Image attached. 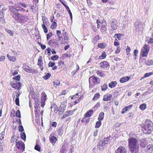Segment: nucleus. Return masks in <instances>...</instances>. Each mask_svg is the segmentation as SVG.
I'll return each mask as SVG.
<instances>
[{"mask_svg":"<svg viewBox=\"0 0 153 153\" xmlns=\"http://www.w3.org/2000/svg\"><path fill=\"white\" fill-rule=\"evenodd\" d=\"M57 26V24L56 23L53 22L51 24V27L53 29H55Z\"/></svg>","mask_w":153,"mask_h":153,"instance_id":"obj_48","label":"nucleus"},{"mask_svg":"<svg viewBox=\"0 0 153 153\" xmlns=\"http://www.w3.org/2000/svg\"><path fill=\"white\" fill-rule=\"evenodd\" d=\"M138 53V51L137 49L135 50L134 51V59L135 60H136V59H137V57L138 56L137 55V54Z\"/></svg>","mask_w":153,"mask_h":153,"instance_id":"obj_39","label":"nucleus"},{"mask_svg":"<svg viewBox=\"0 0 153 153\" xmlns=\"http://www.w3.org/2000/svg\"><path fill=\"white\" fill-rule=\"evenodd\" d=\"M102 90L103 91H105L107 90L108 88V86L106 84H104V85L102 86Z\"/></svg>","mask_w":153,"mask_h":153,"instance_id":"obj_46","label":"nucleus"},{"mask_svg":"<svg viewBox=\"0 0 153 153\" xmlns=\"http://www.w3.org/2000/svg\"><path fill=\"white\" fill-rule=\"evenodd\" d=\"M139 141L140 146L142 148H145L148 143L146 139H142Z\"/></svg>","mask_w":153,"mask_h":153,"instance_id":"obj_10","label":"nucleus"},{"mask_svg":"<svg viewBox=\"0 0 153 153\" xmlns=\"http://www.w3.org/2000/svg\"><path fill=\"white\" fill-rule=\"evenodd\" d=\"M55 65V63L52 62H50L48 64L49 67H53Z\"/></svg>","mask_w":153,"mask_h":153,"instance_id":"obj_56","label":"nucleus"},{"mask_svg":"<svg viewBox=\"0 0 153 153\" xmlns=\"http://www.w3.org/2000/svg\"><path fill=\"white\" fill-rule=\"evenodd\" d=\"M42 20L43 22V24H45V23L46 24H47L49 23V22L46 16H42Z\"/></svg>","mask_w":153,"mask_h":153,"instance_id":"obj_24","label":"nucleus"},{"mask_svg":"<svg viewBox=\"0 0 153 153\" xmlns=\"http://www.w3.org/2000/svg\"><path fill=\"white\" fill-rule=\"evenodd\" d=\"M57 138L54 137H52L50 138L51 142L55 143L57 141Z\"/></svg>","mask_w":153,"mask_h":153,"instance_id":"obj_38","label":"nucleus"},{"mask_svg":"<svg viewBox=\"0 0 153 153\" xmlns=\"http://www.w3.org/2000/svg\"><path fill=\"white\" fill-rule=\"evenodd\" d=\"M16 116L17 117H18L19 118H20L21 117V116L20 112L19 110H17L16 111Z\"/></svg>","mask_w":153,"mask_h":153,"instance_id":"obj_53","label":"nucleus"},{"mask_svg":"<svg viewBox=\"0 0 153 153\" xmlns=\"http://www.w3.org/2000/svg\"><path fill=\"white\" fill-rule=\"evenodd\" d=\"M42 28L44 30V32L47 33L48 32V30L45 24H42Z\"/></svg>","mask_w":153,"mask_h":153,"instance_id":"obj_42","label":"nucleus"},{"mask_svg":"<svg viewBox=\"0 0 153 153\" xmlns=\"http://www.w3.org/2000/svg\"><path fill=\"white\" fill-rule=\"evenodd\" d=\"M16 136L15 135H13L11 138L10 140V142L11 143H13L16 139Z\"/></svg>","mask_w":153,"mask_h":153,"instance_id":"obj_63","label":"nucleus"},{"mask_svg":"<svg viewBox=\"0 0 153 153\" xmlns=\"http://www.w3.org/2000/svg\"><path fill=\"white\" fill-rule=\"evenodd\" d=\"M18 8H19V9H17L18 12L19 11H23V12H25L26 11L25 9L23 7H18Z\"/></svg>","mask_w":153,"mask_h":153,"instance_id":"obj_57","label":"nucleus"},{"mask_svg":"<svg viewBox=\"0 0 153 153\" xmlns=\"http://www.w3.org/2000/svg\"><path fill=\"white\" fill-rule=\"evenodd\" d=\"M6 32L10 36H12L13 35V32L10 30L8 29L6 30Z\"/></svg>","mask_w":153,"mask_h":153,"instance_id":"obj_62","label":"nucleus"},{"mask_svg":"<svg viewBox=\"0 0 153 153\" xmlns=\"http://www.w3.org/2000/svg\"><path fill=\"white\" fill-rule=\"evenodd\" d=\"M51 76V73H48L45 75L44 76L43 78L44 79L47 80Z\"/></svg>","mask_w":153,"mask_h":153,"instance_id":"obj_44","label":"nucleus"},{"mask_svg":"<svg viewBox=\"0 0 153 153\" xmlns=\"http://www.w3.org/2000/svg\"><path fill=\"white\" fill-rule=\"evenodd\" d=\"M38 44L40 46L42 49L43 50L45 49L46 48V46L45 45L42 44L40 42H38Z\"/></svg>","mask_w":153,"mask_h":153,"instance_id":"obj_55","label":"nucleus"},{"mask_svg":"<svg viewBox=\"0 0 153 153\" xmlns=\"http://www.w3.org/2000/svg\"><path fill=\"white\" fill-rule=\"evenodd\" d=\"M100 39L99 36L98 35H96L93 39V42H96L97 41Z\"/></svg>","mask_w":153,"mask_h":153,"instance_id":"obj_47","label":"nucleus"},{"mask_svg":"<svg viewBox=\"0 0 153 153\" xmlns=\"http://www.w3.org/2000/svg\"><path fill=\"white\" fill-rule=\"evenodd\" d=\"M47 98V95L45 92H42L41 93V103H44Z\"/></svg>","mask_w":153,"mask_h":153,"instance_id":"obj_12","label":"nucleus"},{"mask_svg":"<svg viewBox=\"0 0 153 153\" xmlns=\"http://www.w3.org/2000/svg\"><path fill=\"white\" fill-rule=\"evenodd\" d=\"M13 79L17 81H19L20 79V75H18L16 76H15L13 78Z\"/></svg>","mask_w":153,"mask_h":153,"instance_id":"obj_51","label":"nucleus"},{"mask_svg":"<svg viewBox=\"0 0 153 153\" xmlns=\"http://www.w3.org/2000/svg\"><path fill=\"white\" fill-rule=\"evenodd\" d=\"M106 54L105 51H103L101 53V55L99 56V59H101L105 58Z\"/></svg>","mask_w":153,"mask_h":153,"instance_id":"obj_28","label":"nucleus"},{"mask_svg":"<svg viewBox=\"0 0 153 153\" xmlns=\"http://www.w3.org/2000/svg\"><path fill=\"white\" fill-rule=\"evenodd\" d=\"M93 110H90L86 112L85 115L88 118V117H90L93 114Z\"/></svg>","mask_w":153,"mask_h":153,"instance_id":"obj_22","label":"nucleus"},{"mask_svg":"<svg viewBox=\"0 0 153 153\" xmlns=\"http://www.w3.org/2000/svg\"><path fill=\"white\" fill-rule=\"evenodd\" d=\"M101 121L98 120V121L96 122L95 126L96 128H98L101 125Z\"/></svg>","mask_w":153,"mask_h":153,"instance_id":"obj_41","label":"nucleus"},{"mask_svg":"<svg viewBox=\"0 0 153 153\" xmlns=\"http://www.w3.org/2000/svg\"><path fill=\"white\" fill-rule=\"evenodd\" d=\"M145 63L147 65H153V61L151 60H146L145 62Z\"/></svg>","mask_w":153,"mask_h":153,"instance_id":"obj_26","label":"nucleus"},{"mask_svg":"<svg viewBox=\"0 0 153 153\" xmlns=\"http://www.w3.org/2000/svg\"><path fill=\"white\" fill-rule=\"evenodd\" d=\"M90 121V118L85 115V116L82 120V122L83 123H88Z\"/></svg>","mask_w":153,"mask_h":153,"instance_id":"obj_23","label":"nucleus"},{"mask_svg":"<svg viewBox=\"0 0 153 153\" xmlns=\"http://www.w3.org/2000/svg\"><path fill=\"white\" fill-rule=\"evenodd\" d=\"M97 74L99 76H104L105 75L102 72L100 71H97Z\"/></svg>","mask_w":153,"mask_h":153,"instance_id":"obj_61","label":"nucleus"},{"mask_svg":"<svg viewBox=\"0 0 153 153\" xmlns=\"http://www.w3.org/2000/svg\"><path fill=\"white\" fill-rule=\"evenodd\" d=\"M100 67L102 68H107L109 65V64L107 61L101 62L100 64Z\"/></svg>","mask_w":153,"mask_h":153,"instance_id":"obj_14","label":"nucleus"},{"mask_svg":"<svg viewBox=\"0 0 153 153\" xmlns=\"http://www.w3.org/2000/svg\"><path fill=\"white\" fill-rule=\"evenodd\" d=\"M53 107H54V112L56 113H57L58 111H59L58 110V107H57L56 105H53Z\"/></svg>","mask_w":153,"mask_h":153,"instance_id":"obj_54","label":"nucleus"},{"mask_svg":"<svg viewBox=\"0 0 153 153\" xmlns=\"http://www.w3.org/2000/svg\"><path fill=\"white\" fill-rule=\"evenodd\" d=\"M35 105L34 107L35 108V109L36 110H38V111H40V107L39 105V100H35Z\"/></svg>","mask_w":153,"mask_h":153,"instance_id":"obj_16","label":"nucleus"},{"mask_svg":"<svg viewBox=\"0 0 153 153\" xmlns=\"http://www.w3.org/2000/svg\"><path fill=\"white\" fill-rule=\"evenodd\" d=\"M38 61V62L37 63V65L39 66H40V67H42L43 63L42 62V56H40L39 57Z\"/></svg>","mask_w":153,"mask_h":153,"instance_id":"obj_18","label":"nucleus"},{"mask_svg":"<svg viewBox=\"0 0 153 153\" xmlns=\"http://www.w3.org/2000/svg\"><path fill=\"white\" fill-rule=\"evenodd\" d=\"M134 27L136 31H141L143 28V23L139 20H137L134 24Z\"/></svg>","mask_w":153,"mask_h":153,"instance_id":"obj_4","label":"nucleus"},{"mask_svg":"<svg viewBox=\"0 0 153 153\" xmlns=\"http://www.w3.org/2000/svg\"><path fill=\"white\" fill-rule=\"evenodd\" d=\"M34 149L38 151H40V147L39 146L36 144L35 146Z\"/></svg>","mask_w":153,"mask_h":153,"instance_id":"obj_58","label":"nucleus"},{"mask_svg":"<svg viewBox=\"0 0 153 153\" xmlns=\"http://www.w3.org/2000/svg\"><path fill=\"white\" fill-rule=\"evenodd\" d=\"M16 145H19L20 146H21L22 147V149H25V146L24 143L22 141H19L17 142H16Z\"/></svg>","mask_w":153,"mask_h":153,"instance_id":"obj_20","label":"nucleus"},{"mask_svg":"<svg viewBox=\"0 0 153 153\" xmlns=\"http://www.w3.org/2000/svg\"><path fill=\"white\" fill-rule=\"evenodd\" d=\"M59 58V56L57 55H55L51 58V59L53 60H56Z\"/></svg>","mask_w":153,"mask_h":153,"instance_id":"obj_49","label":"nucleus"},{"mask_svg":"<svg viewBox=\"0 0 153 153\" xmlns=\"http://www.w3.org/2000/svg\"><path fill=\"white\" fill-rule=\"evenodd\" d=\"M106 46V45L105 43H100L97 45L98 47L101 48H104Z\"/></svg>","mask_w":153,"mask_h":153,"instance_id":"obj_35","label":"nucleus"},{"mask_svg":"<svg viewBox=\"0 0 153 153\" xmlns=\"http://www.w3.org/2000/svg\"><path fill=\"white\" fill-rule=\"evenodd\" d=\"M153 74V72H149L148 73H146L144 75L143 77L144 78H146L152 75Z\"/></svg>","mask_w":153,"mask_h":153,"instance_id":"obj_50","label":"nucleus"},{"mask_svg":"<svg viewBox=\"0 0 153 153\" xmlns=\"http://www.w3.org/2000/svg\"><path fill=\"white\" fill-rule=\"evenodd\" d=\"M9 9L10 15L13 18V16H14L18 13L17 9L13 6H9Z\"/></svg>","mask_w":153,"mask_h":153,"instance_id":"obj_5","label":"nucleus"},{"mask_svg":"<svg viewBox=\"0 0 153 153\" xmlns=\"http://www.w3.org/2000/svg\"><path fill=\"white\" fill-rule=\"evenodd\" d=\"M64 64V62L63 61H60L58 62V65L60 66H62Z\"/></svg>","mask_w":153,"mask_h":153,"instance_id":"obj_64","label":"nucleus"},{"mask_svg":"<svg viewBox=\"0 0 153 153\" xmlns=\"http://www.w3.org/2000/svg\"><path fill=\"white\" fill-rule=\"evenodd\" d=\"M21 83L19 82L13 83L12 85V87L13 88H15V89H21Z\"/></svg>","mask_w":153,"mask_h":153,"instance_id":"obj_13","label":"nucleus"},{"mask_svg":"<svg viewBox=\"0 0 153 153\" xmlns=\"http://www.w3.org/2000/svg\"><path fill=\"white\" fill-rule=\"evenodd\" d=\"M79 66L78 65V64H76V69L71 72V75H74L75 74V73L77 72V71L79 70Z\"/></svg>","mask_w":153,"mask_h":153,"instance_id":"obj_29","label":"nucleus"},{"mask_svg":"<svg viewBox=\"0 0 153 153\" xmlns=\"http://www.w3.org/2000/svg\"><path fill=\"white\" fill-rule=\"evenodd\" d=\"M20 136L21 139L25 141L26 139V135L25 133V132L21 133Z\"/></svg>","mask_w":153,"mask_h":153,"instance_id":"obj_36","label":"nucleus"},{"mask_svg":"<svg viewBox=\"0 0 153 153\" xmlns=\"http://www.w3.org/2000/svg\"><path fill=\"white\" fill-rule=\"evenodd\" d=\"M98 78L97 77L94 76H91L89 78V82L92 81L93 83L94 84H99V82L98 80Z\"/></svg>","mask_w":153,"mask_h":153,"instance_id":"obj_9","label":"nucleus"},{"mask_svg":"<svg viewBox=\"0 0 153 153\" xmlns=\"http://www.w3.org/2000/svg\"><path fill=\"white\" fill-rule=\"evenodd\" d=\"M18 4L19 7H23L24 8H26L27 5L24 3H22L21 2H19L18 3Z\"/></svg>","mask_w":153,"mask_h":153,"instance_id":"obj_30","label":"nucleus"},{"mask_svg":"<svg viewBox=\"0 0 153 153\" xmlns=\"http://www.w3.org/2000/svg\"><path fill=\"white\" fill-rule=\"evenodd\" d=\"M112 28L114 30H116L117 28V26L116 24V22L114 20H112L111 24Z\"/></svg>","mask_w":153,"mask_h":153,"instance_id":"obj_17","label":"nucleus"},{"mask_svg":"<svg viewBox=\"0 0 153 153\" xmlns=\"http://www.w3.org/2000/svg\"><path fill=\"white\" fill-rule=\"evenodd\" d=\"M100 94L99 93H97L95 94L93 98V100H97L100 97Z\"/></svg>","mask_w":153,"mask_h":153,"instance_id":"obj_32","label":"nucleus"},{"mask_svg":"<svg viewBox=\"0 0 153 153\" xmlns=\"http://www.w3.org/2000/svg\"><path fill=\"white\" fill-rule=\"evenodd\" d=\"M117 85V82L112 81L108 85L109 87L111 88H114Z\"/></svg>","mask_w":153,"mask_h":153,"instance_id":"obj_19","label":"nucleus"},{"mask_svg":"<svg viewBox=\"0 0 153 153\" xmlns=\"http://www.w3.org/2000/svg\"><path fill=\"white\" fill-rule=\"evenodd\" d=\"M58 110L59 114H63L64 111V107L63 108V107L60 106Z\"/></svg>","mask_w":153,"mask_h":153,"instance_id":"obj_37","label":"nucleus"},{"mask_svg":"<svg viewBox=\"0 0 153 153\" xmlns=\"http://www.w3.org/2000/svg\"><path fill=\"white\" fill-rule=\"evenodd\" d=\"M30 71L29 73L32 74H36L38 73V71L37 70L32 68H31Z\"/></svg>","mask_w":153,"mask_h":153,"instance_id":"obj_45","label":"nucleus"},{"mask_svg":"<svg viewBox=\"0 0 153 153\" xmlns=\"http://www.w3.org/2000/svg\"><path fill=\"white\" fill-rule=\"evenodd\" d=\"M146 108V105L145 103H143L140 105L139 108L142 110H144Z\"/></svg>","mask_w":153,"mask_h":153,"instance_id":"obj_34","label":"nucleus"},{"mask_svg":"<svg viewBox=\"0 0 153 153\" xmlns=\"http://www.w3.org/2000/svg\"><path fill=\"white\" fill-rule=\"evenodd\" d=\"M143 128L147 131V132L145 133L150 134L152 131H153V123L149 120H146Z\"/></svg>","mask_w":153,"mask_h":153,"instance_id":"obj_3","label":"nucleus"},{"mask_svg":"<svg viewBox=\"0 0 153 153\" xmlns=\"http://www.w3.org/2000/svg\"><path fill=\"white\" fill-rule=\"evenodd\" d=\"M128 146L129 150L131 153H138L139 144L137 140L134 137H130L128 140Z\"/></svg>","mask_w":153,"mask_h":153,"instance_id":"obj_1","label":"nucleus"},{"mask_svg":"<svg viewBox=\"0 0 153 153\" xmlns=\"http://www.w3.org/2000/svg\"><path fill=\"white\" fill-rule=\"evenodd\" d=\"M104 114L103 112H101L99 114V117H98V120L102 121L103 119Z\"/></svg>","mask_w":153,"mask_h":153,"instance_id":"obj_27","label":"nucleus"},{"mask_svg":"<svg viewBox=\"0 0 153 153\" xmlns=\"http://www.w3.org/2000/svg\"><path fill=\"white\" fill-rule=\"evenodd\" d=\"M116 153H126L127 150L126 148L123 146L119 147L115 151Z\"/></svg>","mask_w":153,"mask_h":153,"instance_id":"obj_7","label":"nucleus"},{"mask_svg":"<svg viewBox=\"0 0 153 153\" xmlns=\"http://www.w3.org/2000/svg\"><path fill=\"white\" fill-rule=\"evenodd\" d=\"M149 51V48L147 45L145 44L141 49L142 56L143 57L146 56Z\"/></svg>","mask_w":153,"mask_h":153,"instance_id":"obj_6","label":"nucleus"},{"mask_svg":"<svg viewBox=\"0 0 153 153\" xmlns=\"http://www.w3.org/2000/svg\"><path fill=\"white\" fill-rule=\"evenodd\" d=\"M65 7L66 9L67 10L70 16V17L71 20L72 21V13L71 12V10H70L69 7L67 5L65 6Z\"/></svg>","mask_w":153,"mask_h":153,"instance_id":"obj_25","label":"nucleus"},{"mask_svg":"<svg viewBox=\"0 0 153 153\" xmlns=\"http://www.w3.org/2000/svg\"><path fill=\"white\" fill-rule=\"evenodd\" d=\"M65 112L68 115V117L73 114V111H66Z\"/></svg>","mask_w":153,"mask_h":153,"instance_id":"obj_60","label":"nucleus"},{"mask_svg":"<svg viewBox=\"0 0 153 153\" xmlns=\"http://www.w3.org/2000/svg\"><path fill=\"white\" fill-rule=\"evenodd\" d=\"M124 35L123 34H122L120 33H116L114 35V37H115V36H116L117 38L119 40H120L121 39V36H123Z\"/></svg>","mask_w":153,"mask_h":153,"instance_id":"obj_31","label":"nucleus"},{"mask_svg":"<svg viewBox=\"0 0 153 153\" xmlns=\"http://www.w3.org/2000/svg\"><path fill=\"white\" fill-rule=\"evenodd\" d=\"M110 138V137H109L105 138L103 140H102V142H103V143L105 144H107L108 143V141Z\"/></svg>","mask_w":153,"mask_h":153,"instance_id":"obj_40","label":"nucleus"},{"mask_svg":"<svg viewBox=\"0 0 153 153\" xmlns=\"http://www.w3.org/2000/svg\"><path fill=\"white\" fill-rule=\"evenodd\" d=\"M130 77L128 76H125L120 78V82L121 83L125 82L129 80Z\"/></svg>","mask_w":153,"mask_h":153,"instance_id":"obj_15","label":"nucleus"},{"mask_svg":"<svg viewBox=\"0 0 153 153\" xmlns=\"http://www.w3.org/2000/svg\"><path fill=\"white\" fill-rule=\"evenodd\" d=\"M31 68L28 65L25 66L24 70L27 72L29 73Z\"/></svg>","mask_w":153,"mask_h":153,"instance_id":"obj_43","label":"nucleus"},{"mask_svg":"<svg viewBox=\"0 0 153 153\" xmlns=\"http://www.w3.org/2000/svg\"><path fill=\"white\" fill-rule=\"evenodd\" d=\"M7 56L10 61L14 62L15 61L16 59L15 57L14 56H11L9 55L8 54H7Z\"/></svg>","mask_w":153,"mask_h":153,"instance_id":"obj_33","label":"nucleus"},{"mask_svg":"<svg viewBox=\"0 0 153 153\" xmlns=\"http://www.w3.org/2000/svg\"><path fill=\"white\" fill-rule=\"evenodd\" d=\"M19 131L20 132H22L24 131L23 127L22 125H19Z\"/></svg>","mask_w":153,"mask_h":153,"instance_id":"obj_59","label":"nucleus"},{"mask_svg":"<svg viewBox=\"0 0 153 153\" xmlns=\"http://www.w3.org/2000/svg\"><path fill=\"white\" fill-rule=\"evenodd\" d=\"M16 22L20 23H24L27 22L29 19L27 16L23 14L17 13L13 18Z\"/></svg>","mask_w":153,"mask_h":153,"instance_id":"obj_2","label":"nucleus"},{"mask_svg":"<svg viewBox=\"0 0 153 153\" xmlns=\"http://www.w3.org/2000/svg\"><path fill=\"white\" fill-rule=\"evenodd\" d=\"M106 25L107 24L106 23H104V24L102 23V26L101 28V32H104L106 30Z\"/></svg>","mask_w":153,"mask_h":153,"instance_id":"obj_21","label":"nucleus"},{"mask_svg":"<svg viewBox=\"0 0 153 153\" xmlns=\"http://www.w3.org/2000/svg\"><path fill=\"white\" fill-rule=\"evenodd\" d=\"M112 97V95L111 94H107L104 96L103 100L104 101L111 100Z\"/></svg>","mask_w":153,"mask_h":153,"instance_id":"obj_11","label":"nucleus"},{"mask_svg":"<svg viewBox=\"0 0 153 153\" xmlns=\"http://www.w3.org/2000/svg\"><path fill=\"white\" fill-rule=\"evenodd\" d=\"M153 150V146L151 144L148 145L144 151V153L152 152Z\"/></svg>","mask_w":153,"mask_h":153,"instance_id":"obj_8","label":"nucleus"},{"mask_svg":"<svg viewBox=\"0 0 153 153\" xmlns=\"http://www.w3.org/2000/svg\"><path fill=\"white\" fill-rule=\"evenodd\" d=\"M52 34L50 32L47 34V40H48L52 36Z\"/></svg>","mask_w":153,"mask_h":153,"instance_id":"obj_52","label":"nucleus"}]
</instances>
